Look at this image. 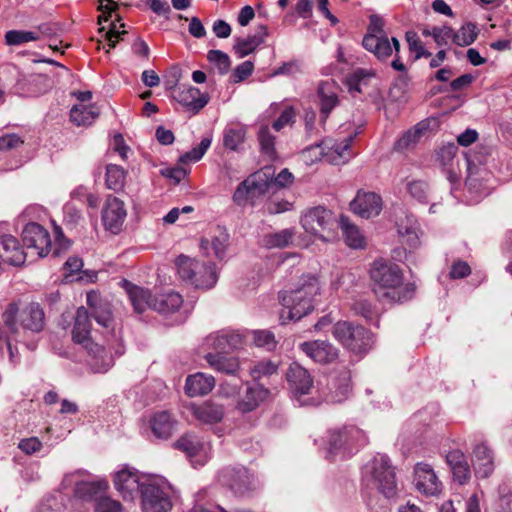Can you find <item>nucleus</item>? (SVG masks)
Instances as JSON below:
<instances>
[{
	"label": "nucleus",
	"instance_id": "1",
	"mask_svg": "<svg viewBox=\"0 0 512 512\" xmlns=\"http://www.w3.org/2000/svg\"><path fill=\"white\" fill-rule=\"evenodd\" d=\"M372 290L377 299L384 303H404L414 297V283H404L399 265L390 261L375 260L369 270Z\"/></svg>",
	"mask_w": 512,
	"mask_h": 512
},
{
	"label": "nucleus",
	"instance_id": "2",
	"mask_svg": "<svg viewBox=\"0 0 512 512\" xmlns=\"http://www.w3.org/2000/svg\"><path fill=\"white\" fill-rule=\"evenodd\" d=\"M318 293L319 283L313 276L304 278L296 289L281 292L279 298L284 308L280 319L283 323L286 320H300L309 314L314 308L313 300Z\"/></svg>",
	"mask_w": 512,
	"mask_h": 512
},
{
	"label": "nucleus",
	"instance_id": "3",
	"mask_svg": "<svg viewBox=\"0 0 512 512\" xmlns=\"http://www.w3.org/2000/svg\"><path fill=\"white\" fill-rule=\"evenodd\" d=\"M90 334V314L85 307L81 306L76 311L72 339L75 343L82 345L93 356L95 360L93 366L96 372H106L113 365L112 355L106 347L94 343Z\"/></svg>",
	"mask_w": 512,
	"mask_h": 512
},
{
	"label": "nucleus",
	"instance_id": "4",
	"mask_svg": "<svg viewBox=\"0 0 512 512\" xmlns=\"http://www.w3.org/2000/svg\"><path fill=\"white\" fill-rule=\"evenodd\" d=\"M367 483L386 498H393L398 491L396 474L386 455L378 454L364 469Z\"/></svg>",
	"mask_w": 512,
	"mask_h": 512
},
{
	"label": "nucleus",
	"instance_id": "5",
	"mask_svg": "<svg viewBox=\"0 0 512 512\" xmlns=\"http://www.w3.org/2000/svg\"><path fill=\"white\" fill-rule=\"evenodd\" d=\"M177 271L180 278L198 289H211L218 280L215 264L200 262L185 255L176 260Z\"/></svg>",
	"mask_w": 512,
	"mask_h": 512
},
{
	"label": "nucleus",
	"instance_id": "6",
	"mask_svg": "<svg viewBox=\"0 0 512 512\" xmlns=\"http://www.w3.org/2000/svg\"><path fill=\"white\" fill-rule=\"evenodd\" d=\"M334 337L354 353H366L373 344L372 334L362 326L339 321L333 326Z\"/></svg>",
	"mask_w": 512,
	"mask_h": 512
},
{
	"label": "nucleus",
	"instance_id": "7",
	"mask_svg": "<svg viewBox=\"0 0 512 512\" xmlns=\"http://www.w3.org/2000/svg\"><path fill=\"white\" fill-rule=\"evenodd\" d=\"M270 168L258 171L244 181L236 188L233 194V201L238 206H244L249 201L261 197L269 192L272 187V173Z\"/></svg>",
	"mask_w": 512,
	"mask_h": 512
},
{
	"label": "nucleus",
	"instance_id": "8",
	"mask_svg": "<svg viewBox=\"0 0 512 512\" xmlns=\"http://www.w3.org/2000/svg\"><path fill=\"white\" fill-rule=\"evenodd\" d=\"M329 450L331 453L344 449L349 452L353 448L364 446L367 443V436L361 429L355 426H345L341 429L329 431Z\"/></svg>",
	"mask_w": 512,
	"mask_h": 512
},
{
	"label": "nucleus",
	"instance_id": "9",
	"mask_svg": "<svg viewBox=\"0 0 512 512\" xmlns=\"http://www.w3.org/2000/svg\"><path fill=\"white\" fill-rule=\"evenodd\" d=\"M24 246L38 258L45 257L51 249L49 232L40 224L28 223L22 231Z\"/></svg>",
	"mask_w": 512,
	"mask_h": 512
},
{
	"label": "nucleus",
	"instance_id": "10",
	"mask_svg": "<svg viewBox=\"0 0 512 512\" xmlns=\"http://www.w3.org/2000/svg\"><path fill=\"white\" fill-rule=\"evenodd\" d=\"M141 505L143 512H169L172 502L162 487L147 482L142 486Z\"/></svg>",
	"mask_w": 512,
	"mask_h": 512
},
{
	"label": "nucleus",
	"instance_id": "11",
	"mask_svg": "<svg viewBox=\"0 0 512 512\" xmlns=\"http://www.w3.org/2000/svg\"><path fill=\"white\" fill-rule=\"evenodd\" d=\"M414 484L416 489L426 496H437L443 489V484L432 466L422 462L414 467Z\"/></svg>",
	"mask_w": 512,
	"mask_h": 512
},
{
	"label": "nucleus",
	"instance_id": "12",
	"mask_svg": "<svg viewBox=\"0 0 512 512\" xmlns=\"http://www.w3.org/2000/svg\"><path fill=\"white\" fill-rule=\"evenodd\" d=\"M303 228L314 235L330 230L334 225L333 213L325 207L318 206L308 210L301 218Z\"/></svg>",
	"mask_w": 512,
	"mask_h": 512
},
{
	"label": "nucleus",
	"instance_id": "13",
	"mask_svg": "<svg viewBox=\"0 0 512 512\" xmlns=\"http://www.w3.org/2000/svg\"><path fill=\"white\" fill-rule=\"evenodd\" d=\"M244 343L243 336L236 332L220 331L210 334L204 341L209 353L228 354L229 351L240 348Z\"/></svg>",
	"mask_w": 512,
	"mask_h": 512
},
{
	"label": "nucleus",
	"instance_id": "14",
	"mask_svg": "<svg viewBox=\"0 0 512 512\" xmlns=\"http://www.w3.org/2000/svg\"><path fill=\"white\" fill-rule=\"evenodd\" d=\"M300 350L319 364H329L338 358V349L328 341L314 340L303 342L299 345Z\"/></svg>",
	"mask_w": 512,
	"mask_h": 512
},
{
	"label": "nucleus",
	"instance_id": "15",
	"mask_svg": "<svg viewBox=\"0 0 512 512\" xmlns=\"http://www.w3.org/2000/svg\"><path fill=\"white\" fill-rule=\"evenodd\" d=\"M351 210L362 218L376 217L382 210V199L374 192L358 191L350 203Z\"/></svg>",
	"mask_w": 512,
	"mask_h": 512
},
{
	"label": "nucleus",
	"instance_id": "16",
	"mask_svg": "<svg viewBox=\"0 0 512 512\" xmlns=\"http://www.w3.org/2000/svg\"><path fill=\"white\" fill-rule=\"evenodd\" d=\"M270 394V391L261 384H246L245 392L240 395L236 408L241 413H249L257 409Z\"/></svg>",
	"mask_w": 512,
	"mask_h": 512
},
{
	"label": "nucleus",
	"instance_id": "17",
	"mask_svg": "<svg viewBox=\"0 0 512 512\" xmlns=\"http://www.w3.org/2000/svg\"><path fill=\"white\" fill-rule=\"evenodd\" d=\"M126 218V210L124 203L120 199L114 196H108L106 199L105 208L102 212V220L105 227L117 233Z\"/></svg>",
	"mask_w": 512,
	"mask_h": 512
},
{
	"label": "nucleus",
	"instance_id": "18",
	"mask_svg": "<svg viewBox=\"0 0 512 512\" xmlns=\"http://www.w3.org/2000/svg\"><path fill=\"white\" fill-rule=\"evenodd\" d=\"M144 484L140 482L137 473L129 469L117 472L114 478L115 488L124 500H134Z\"/></svg>",
	"mask_w": 512,
	"mask_h": 512
},
{
	"label": "nucleus",
	"instance_id": "19",
	"mask_svg": "<svg viewBox=\"0 0 512 512\" xmlns=\"http://www.w3.org/2000/svg\"><path fill=\"white\" fill-rule=\"evenodd\" d=\"M52 86L50 78L41 73L21 75L17 81L18 89L27 96H39L46 93Z\"/></svg>",
	"mask_w": 512,
	"mask_h": 512
},
{
	"label": "nucleus",
	"instance_id": "20",
	"mask_svg": "<svg viewBox=\"0 0 512 512\" xmlns=\"http://www.w3.org/2000/svg\"><path fill=\"white\" fill-rule=\"evenodd\" d=\"M86 302L95 321L104 328H110L113 323L110 303L103 300L96 292L87 293Z\"/></svg>",
	"mask_w": 512,
	"mask_h": 512
},
{
	"label": "nucleus",
	"instance_id": "21",
	"mask_svg": "<svg viewBox=\"0 0 512 512\" xmlns=\"http://www.w3.org/2000/svg\"><path fill=\"white\" fill-rule=\"evenodd\" d=\"M339 88L332 80L323 81L318 86V96L320 99V113L321 120L325 122L329 117L330 112L339 103L338 100Z\"/></svg>",
	"mask_w": 512,
	"mask_h": 512
},
{
	"label": "nucleus",
	"instance_id": "22",
	"mask_svg": "<svg viewBox=\"0 0 512 512\" xmlns=\"http://www.w3.org/2000/svg\"><path fill=\"white\" fill-rule=\"evenodd\" d=\"M494 456L486 443H480L473 450V466L478 477L487 478L494 470Z\"/></svg>",
	"mask_w": 512,
	"mask_h": 512
},
{
	"label": "nucleus",
	"instance_id": "23",
	"mask_svg": "<svg viewBox=\"0 0 512 512\" xmlns=\"http://www.w3.org/2000/svg\"><path fill=\"white\" fill-rule=\"evenodd\" d=\"M0 257L6 263L18 266L25 262L26 253L14 236L3 235L0 237Z\"/></svg>",
	"mask_w": 512,
	"mask_h": 512
},
{
	"label": "nucleus",
	"instance_id": "24",
	"mask_svg": "<svg viewBox=\"0 0 512 512\" xmlns=\"http://www.w3.org/2000/svg\"><path fill=\"white\" fill-rule=\"evenodd\" d=\"M287 381L291 390L300 395L307 394L312 387L313 381L308 371L297 363L290 365L287 374Z\"/></svg>",
	"mask_w": 512,
	"mask_h": 512
},
{
	"label": "nucleus",
	"instance_id": "25",
	"mask_svg": "<svg viewBox=\"0 0 512 512\" xmlns=\"http://www.w3.org/2000/svg\"><path fill=\"white\" fill-rule=\"evenodd\" d=\"M362 45L380 61H386L392 55L394 49L387 35L382 34H366L363 38Z\"/></svg>",
	"mask_w": 512,
	"mask_h": 512
},
{
	"label": "nucleus",
	"instance_id": "26",
	"mask_svg": "<svg viewBox=\"0 0 512 512\" xmlns=\"http://www.w3.org/2000/svg\"><path fill=\"white\" fill-rule=\"evenodd\" d=\"M175 99L183 106L193 112H199L208 103V97L193 86L179 88L175 94Z\"/></svg>",
	"mask_w": 512,
	"mask_h": 512
},
{
	"label": "nucleus",
	"instance_id": "27",
	"mask_svg": "<svg viewBox=\"0 0 512 512\" xmlns=\"http://www.w3.org/2000/svg\"><path fill=\"white\" fill-rule=\"evenodd\" d=\"M353 141V137H347L341 143H334L331 146L328 142H323L322 144H317L314 147H310L307 149V152H316L318 151V155H323L322 145H325L330 152V161L334 164L345 163L350 158V146Z\"/></svg>",
	"mask_w": 512,
	"mask_h": 512
},
{
	"label": "nucleus",
	"instance_id": "28",
	"mask_svg": "<svg viewBox=\"0 0 512 512\" xmlns=\"http://www.w3.org/2000/svg\"><path fill=\"white\" fill-rule=\"evenodd\" d=\"M177 421L168 411L156 412L150 419V427L155 437L168 439L176 429Z\"/></svg>",
	"mask_w": 512,
	"mask_h": 512
},
{
	"label": "nucleus",
	"instance_id": "29",
	"mask_svg": "<svg viewBox=\"0 0 512 512\" xmlns=\"http://www.w3.org/2000/svg\"><path fill=\"white\" fill-rule=\"evenodd\" d=\"M215 386V379L211 375L196 373L186 379L185 392L190 397L208 394Z\"/></svg>",
	"mask_w": 512,
	"mask_h": 512
},
{
	"label": "nucleus",
	"instance_id": "30",
	"mask_svg": "<svg viewBox=\"0 0 512 512\" xmlns=\"http://www.w3.org/2000/svg\"><path fill=\"white\" fill-rule=\"evenodd\" d=\"M123 287L137 313L144 312L148 307L152 308L153 298L149 290L134 285L127 280H123Z\"/></svg>",
	"mask_w": 512,
	"mask_h": 512
},
{
	"label": "nucleus",
	"instance_id": "31",
	"mask_svg": "<svg viewBox=\"0 0 512 512\" xmlns=\"http://www.w3.org/2000/svg\"><path fill=\"white\" fill-rule=\"evenodd\" d=\"M204 358L210 367L221 373L236 375L240 369L239 360L234 356L220 353H207Z\"/></svg>",
	"mask_w": 512,
	"mask_h": 512
},
{
	"label": "nucleus",
	"instance_id": "32",
	"mask_svg": "<svg viewBox=\"0 0 512 512\" xmlns=\"http://www.w3.org/2000/svg\"><path fill=\"white\" fill-rule=\"evenodd\" d=\"M192 413L198 421L204 424H215L223 419L224 409L221 405L207 401L201 405L193 406Z\"/></svg>",
	"mask_w": 512,
	"mask_h": 512
},
{
	"label": "nucleus",
	"instance_id": "33",
	"mask_svg": "<svg viewBox=\"0 0 512 512\" xmlns=\"http://www.w3.org/2000/svg\"><path fill=\"white\" fill-rule=\"evenodd\" d=\"M44 311L39 304H29L21 313V325L24 329L39 332L44 327Z\"/></svg>",
	"mask_w": 512,
	"mask_h": 512
},
{
	"label": "nucleus",
	"instance_id": "34",
	"mask_svg": "<svg viewBox=\"0 0 512 512\" xmlns=\"http://www.w3.org/2000/svg\"><path fill=\"white\" fill-rule=\"evenodd\" d=\"M426 130V125L422 123L416 124L395 142L394 150L401 153L411 151L420 142Z\"/></svg>",
	"mask_w": 512,
	"mask_h": 512
},
{
	"label": "nucleus",
	"instance_id": "35",
	"mask_svg": "<svg viewBox=\"0 0 512 512\" xmlns=\"http://www.w3.org/2000/svg\"><path fill=\"white\" fill-rule=\"evenodd\" d=\"M183 304L182 296L177 292H166L153 298L152 309L162 314L177 311Z\"/></svg>",
	"mask_w": 512,
	"mask_h": 512
},
{
	"label": "nucleus",
	"instance_id": "36",
	"mask_svg": "<svg viewBox=\"0 0 512 512\" xmlns=\"http://www.w3.org/2000/svg\"><path fill=\"white\" fill-rule=\"evenodd\" d=\"M339 225L342 230V234L345 243L353 249H362L366 245V240L361 230L354 224H352L347 217L341 216Z\"/></svg>",
	"mask_w": 512,
	"mask_h": 512
},
{
	"label": "nucleus",
	"instance_id": "37",
	"mask_svg": "<svg viewBox=\"0 0 512 512\" xmlns=\"http://www.w3.org/2000/svg\"><path fill=\"white\" fill-rule=\"evenodd\" d=\"M350 380L351 374L346 368H343L338 376L332 377L330 390L332 392L331 400L333 402H342L348 397L351 390Z\"/></svg>",
	"mask_w": 512,
	"mask_h": 512
},
{
	"label": "nucleus",
	"instance_id": "38",
	"mask_svg": "<svg viewBox=\"0 0 512 512\" xmlns=\"http://www.w3.org/2000/svg\"><path fill=\"white\" fill-rule=\"evenodd\" d=\"M99 115L98 109L84 104L74 105L70 110V119L76 125H89Z\"/></svg>",
	"mask_w": 512,
	"mask_h": 512
},
{
	"label": "nucleus",
	"instance_id": "39",
	"mask_svg": "<svg viewBox=\"0 0 512 512\" xmlns=\"http://www.w3.org/2000/svg\"><path fill=\"white\" fill-rule=\"evenodd\" d=\"M397 226L398 233L403 238V241L411 248L417 247L419 244L418 225L414 217L407 216L406 223L400 222Z\"/></svg>",
	"mask_w": 512,
	"mask_h": 512
},
{
	"label": "nucleus",
	"instance_id": "40",
	"mask_svg": "<svg viewBox=\"0 0 512 512\" xmlns=\"http://www.w3.org/2000/svg\"><path fill=\"white\" fill-rule=\"evenodd\" d=\"M294 236V229L287 228L265 235L263 243L267 248H285L292 243Z\"/></svg>",
	"mask_w": 512,
	"mask_h": 512
},
{
	"label": "nucleus",
	"instance_id": "41",
	"mask_svg": "<svg viewBox=\"0 0 512 512\" xmlns=\"http://www.w3.org/2000/svg\"><path fill=\"white\" fill-rule=\"evenodd\" d=\"M246 136V129L240 125L227 127L223 133V145L225 148L236 151L243 144Z\"/></svg>",
	"mask_w": 512,
	"mask_h": 512
},
{
	"label": "nucleus",
	"instance_id": "42",
	"mask_svg": "<svg viewBox=\"0 0 512 512\" xmlns=\"http://www.w3.org/2000/svg\"><path fill=\"white\" fill-rule=\"evenodd\" d=\"M478 36V29L472 22L464 23L457 31L453 30V43L457 46H469Z\"/></svg>",
	"mask_w": 512,
	"mask_h": 512
},
{
	"label": "nucleus",
	"instance_id": "43",
	"mask_svg": "<svg viewBox=\"0 0 512 512\" xmlns=\"http://www.w3.org/2000/svg\"><path fill=\"white\" fill-rule=\"evenodd\" d=\"M126 171L119 165L108 164L106 166V186L115 192L120 191L125 184Z\"/></svg>",
	"mask_w": 512,
	"mask_h": 512
},
{
	"label": "nucleus",
	"instance_id": "44",
	"mask_svg": "<svg viewBox=\"0 0 512 512\" xmlns=\"http://www.w3.org/2000/svg\"><path fill=\"white\" fill-rule=\"evenodd\" d=\"M175 449L184 452L188 457H193L198 454L202 448V444L198 437L192 433L182 435L173 444Z\"/></svg>",
	"mask_w": 512,
	"mask_h": 512
},
{
	"label": "nucleus",
	"instance_id": "45",
	"mask_svg": "<svg viewBox=\"0 0 512 512\" xmlns=\"http://www.w3.org/2000/svg\"><path fill=\"white\" fill-rule=\"evenodd\" d=\"M231 478L229 486L236 493H243L250 485V475L246 468L231 469L228 471Z\"/></svg>",
	"mask_w": 512,
	"mask_h": 512
},
{
	"label": "nucleus",
	"instance_id": "46",
	"mask_svg": "<svg viewBox=\"0 0 512 512\" xmlns=\"http://www.w3.org/2000/svg\"><path fill=\"white\" fill-rule=\"evenodd\" d=\"M262 43L263 38L261 36L251 35L247 38H237L233 49L239 58H243L254 52V50Z\"/></svg>",
	"mask_w": 512,
	"mask_h": 512
},
{
	"label": "nucleus",
	"instance_id": "47",
	"mask_svg": "<svg viewBox=\"0 0 512 512\" xmlns=\"http://www.w3.org/2000/svg\"><path fill=\"white\" fill-rule=\"evenodd\" d=\"M258 141L260 144L261 152L265 154L269 159H275V137L271 134L270 128L267 125L260 128L258 132Z\"/></svg>",
	"mask_w": 512,
	"mask_h": 512
},
{
	"label": "nucleus",
	"instance_id": "48",
	"mask_svg": "<svg viewBox=\"0 0 512 512\" xmlns=\"http://www.w3.org/2000/svg\"><path fill=\"white\" fill-rule=\"evenodd\" d=\"M229 236L224 230H219L218 235H215L211 242L208 240L203 239L201 241V248L206 250L208 246L210 245L214 255L218 259H222L225 255V251L228 245Z\"/></svg>",
	"mask_w": 512,
	"mask_h": 512
},
{
	"label": "nucleus",
	"instance_id": "49",
	"mask_svg": "<svg viewBox=\"0 0 512 512\" xmlns=\"http://www.w3.org/2000/svg\"><path fill=\"white\" fill-rule=\"evenodd\" d=\"M278 372V364L271 360H262L253 365L250 369V376L253 381H259L264 377H270Z\"/></svg>",
	"mask_w": 512,
	"mask_h": 512
},
{
	"label": "nucleus",
	"instance_id": "50",
	"mask_svg": "<svg viewBox=\"0 0 512 512\" xmlns=\"http://www.w3.org/2000/svg\"><path fill=\"white\" fill-rule=\"evenodd\" d=\"M37 40H39V34L35 31L10 30L5 34V42L9 46H17Z\"/></svg>",
	"mask_w": 512,
	"mask_h": 512
},
{
	"label": "nucleus",
	"instance_id": "51",
	"mask_svg": "<svg viewBox=\"0 0 512 512\" xmlns=\"http://www.w3.org/2000/svg\"><path fill=\"white\" fill-rule=\"evenodd\" d=\"M19 308L16 303H10L2 314V320L6 329L5 336L15 335L18 332L17 313Z\"/></svg>",
	"mask_w": 512,
	"mask_h": 512
},
{
	"label": "nucleus",
	"instance_id": "52",
	"mask_svg": "<svg viewBox=\"0 0 512 512\" xmlns=\"http://www.w3.org/2000/svg\"><path fill=\"white\" fill-rule=\"evenodd\" d=\"M207 60L214 64L219 73L224 75L228 73L231 67V60L228 54L221 50H209L207 53Z\"/></svg>",
	"mask_w": 512,
	"mask_h": 512
},
{
	"label": "nucleus",
	"instance_id": "53",
	"mask_svg": "<svg viewBox=\"0 0 512 512\" xmlns=\"http://www.w3.org/2000/svg\"><path fill=\"white\" fill-rule=\"evenodd\" d=\"M211 142L210 137H204L198 146L183 154L179 161L183 164L199 161L210 147Z\"/></svg>",
	"mask_w": 512,
	"mask_h": 512
},
{
	"label": "nucleus",
	"instance_id": "54",
	"mask_svg": "<svg viewBox=\"0 0 512 512\" xmlns=\"http://www.w3.org/2000/svg\"><path fill=\"white\" fill-rule=\"evenodd\" d=\"M405 38L408 43L410 52L415 54V60H418L422 57L428 58L431 56V52L425 49L422 41L420 40L416 32L407 31L405 34Z\"/></svg>",
	"mask_w": 512,
	"mask_h": 512
},
{
	"label": "nucleus",
	"instance_id": "55",
	"mask_svg": "<svg viewBox=\"0 0 512 512\" xmlns=\"http://www.w3.org/2000/svg\"><path fill=\"white\" fill-rule=\"evenodd\" d=\"M107 488L106 481L81 482L77 484L76 491L81 497H95Z\"/></svg>",
	"mask_w": 512,
	"mask_h": 512
},
{
	"label": "nucleus",
	"instance_id": "56",
	"mask_svg": "<svg viewBox=\"0 0 512 512\" xmlns=\"http://www.w3.org/2000/svg\"><path fill=\"white\" fill-rule=\"evenodd\" d=\"M497 507L499 512H512V488L505 483L498 487Z\"/></svg>",
	"mask_w": 512,
	"mask_h": 512
},
{
	"label": "nucleus",
	"instance_id": "57",
	"mask_svg": "<svg viewBox=\"0 0 512 512\" xmlns=\"http://www.w3.org/2000/svg\"><path fill=\"white\" fill-rule=\"evenodd\" d=\"M408 193L418 200L419 202H425L428 197V184L423 180H412L407 182L406 185Z\"/></svg>",
	"mask_w": 512,
	"mask_h": 512
},
{
	"label": "nucleus",
	"instance_id": "58",
	"mask_svg": "<svg viewBox=\"0 0 512 512\" xmlns=\"http://www.w3.org/2000/svg\"><path fill=\"white\" fill-rule=\"evenodd\" d=\"M457 147L454 144H448L441 147L437 152V161L443 168L455 165Z\"/></svg>",
	"mask_w": 512,
	"mask_h": 512
},
{
	"label": "nucleus",
	"instance_id": "59",
	"mask_svg": "<svg viewBox=\"0 0 512 512\" xmlns=\"http://www.w3.org/2000/svg\"><path fill=\"white\" fill-rule=\"evenodd\" d=\"M432 37L438 46H446L450 40L453 42V29L448 25L434 26Z\"/></svg>",
	"mask_w": 512,
	"mask_h": 512
},
{
	"label": "nucleus",
	"instance_id": "60",
	"mask_svg": "<svg viewBox=\"0 0 512 512\" xmlns=\"http://www.w3.org/2000/svg\"><path fill=\"white\" fill-rule=\"evenodd\" d=\"M253 340L256 346L265 347L268 350H272L276 344L273 333L267 330L255 331Z\"/></svg>",
	"mask_w": 512,
	"mask_h": 512
},
{
	"label": "nucleus",
	"instance_id": "61",
	"mask_svg": "<svg viewBox=\"0 0 512 512\" xmlns=\"http://www.w3.org/2000/svg\"><path fill=\"white\" fill-rule=\"evenodd\" d=\"M96 511L122 512V505L120 504V502L113 500L110 497L100 496L96 501Z\"/></svg>",
	"mask_w": 512,
	"mask_h": 512
},
{
	"label": "nucleus",
	"instance_id": "62",
	"mask_svg": "<svg viewBox=\"0 0 512 512\" xmlns=\"http://www.w3.org/2000/svg\"><path fill=\"white\" fill-rule=\"evenodd\" d=\"M254 70V64L251 61H244L239 64L232 73L234 82H241L248 78Z\"/></svg>",
	"mask_w": 512,
	"mask_h": 512
},
{
	"label": "nucleus",
	"instance_id": "63",
	"mask_svg": "<svg viewBox=\"0 0 512 512\" xmlns=\"http://www.w3.org/2000/svg\"><path fill=\"white\" fill-rule=\"evenodd\" d=\"M24 140L17 134H6L0 137V150L7 151L20 147Z\"/></svg>",
	"mask_w": 512,
	"mask_h": 512
},
{
	"label": "nucleus",
	"instance_id": "64",
	"mask_svg": "<svg viewBox=\"0 0 512 512\" xmlns=\"http://www.w3.org/2000/svg\"><path fill=\"white\" fill-rule=\"evenodd\" d=\"M295 117V112L292 107H286L278 117L276 121H274L272 127L276 131H280L286 125L293 123Z\"/></svg>",
	"mask_w": 512,
	"mask_h": 512
}]
</instances>
